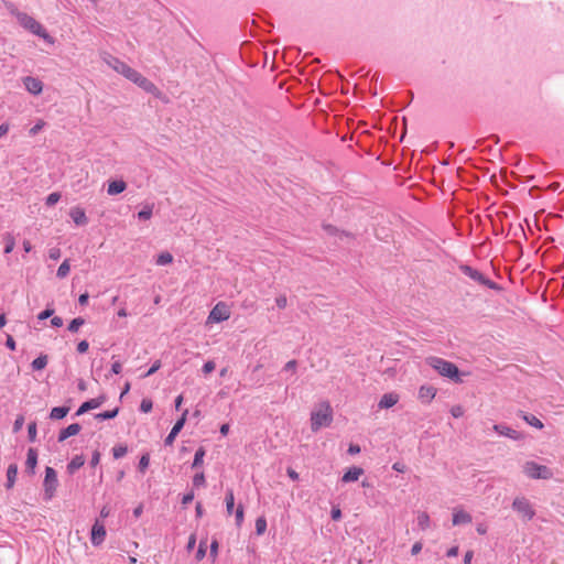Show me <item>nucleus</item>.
Returning <instances> with one entry per match:
<instances>
[{
  "instance_id": "obj_28",
  "label": "nucleus",
  "mask_w": 564,
  "mask_h": 564,
  "mask_svg": "<svg viewBox=\"0 0 564 564\" xmlns=\"http://www.w3.org/2000/svg\"><path fill=\"white\" fill-rule=\"evenodd\" d=\"M48 361L47 355L41 354L37 358H35L31 366L33 370H42L46 367Z\"/></svg>"
},
{
  "instance_id": "obj_2",
  "label": "nucleus",
  "mask_w": 564,
  "mask_h": 564,
  "mask_svg": "<svg viewBox=\"0 0 564 564\" xmlns=\"http://www.w3.org/2000/svg\"><path fill=\"white\" fill-rule=\"evenodd\" d=\"M426 364L436 370L441 376L452 379L454 382H462L457 366L440 357H427Z\"/></svg>"
},
{
  "instance_id": "obj_41",
  "label": "nucleus",
  "mask_w": 564,
  "mask_h": 564,
  "mask_svg": "<svg viewBox=\"0 0 564 564\" xmlns=\"http://www.w3.org/2000/svg\"><path fill=\"white\" fill-rule=\"evenodd\" d=\"M28 436L30 442H35L36 440V422H31L28 426Z\"/></svg>"
},
{
  "instance_id": "obj_21",
  "label": "nucleus",
  "mask_w": 564,
  "mask_h": 564,
  "mask_svg": "<svg viewBox=\"0 0 564 564\" xmlns=\"http://www.w3.org/2000/svg\"><path fill=\"white\" fill-rule=\"evenodd\" d=\"M471 522V516L464 510H454L453 524L459 525Z\"/></svg>"
},
{
  "instance_id": "obj_38",
  "label": "nucleus",
  "mask_w": 564,
  "mask_h": 564,
  "mask_svg": "<svg viewBox=\"0 0 564 564\" xmlns=\"http://www.w3.org/2000/svg\"><path fill=\"white\" fill-rule=\"evenodd\" d=\"M128 453V447L126 445H117L112 448L113 458L119 459L123 457Z\"/></svg>"
},
{
  "instance_id": "obj_54",
  "label": "nucleus",
  "mask_w": 564,
  "mask_h": 564,
  "mask_svg": "<svg viewBox=\"0 0 564 564\" xmlns=\"http://www.w3.org/2000/svg\"><path fill=\"white\" fill-rule=\"evenodd\" d=\"M100 462V453L98 451H95L91 455L90 459V466L96 467Z\"/></svg>"
},
{
  "instance_id": "obj_33",
  "label": "nucleus",
  "mask_w": 564,
  "mask_h": 564,
  "mask_svg": "<svg viewBox=\"0 0 564 564\" xmlns=\"http://www.w3.org/2000/svg\"><path fill=\"white\" fill-rule=\"evenodd\" d=\"M152 213H153V206L152 205H147L144 206L139 213H138V218L140 220H148L151 218L152 216Z\"/></svg>"
},
{
  "instance_id": "obj_11",
  "label": "nucleus",
  "mask_w": 564,
  "mask_h": 564,
  "mask_svg": "<svg viewBox=\"0 0 564 564\" xmlns=\"http://www.w3.org/2000/svg\"><path fill=\"white\" fill-rule=\"evenodd\" d=\"M107 398L105 394H101L97 398L90 399L84 402L77 410L76 415L79 416L90 410L97 409L101 406L106 402Z\"/></svg>"
},
{
  "instance_id": "obj_63",
  "label": "nucleus",
  "mask_w": 564,
  "mask_h": 564,
  "mask_svg": "<svg viewBox=\"0 0 564 564\" xmlns=\"http://www.w3.org/2000/svg\"><path fill=\"white\" fill-rule=\"evenodd\" d=\"M51 324L52 326L54 327H61L63 325V318L59 317V316H54L52 319H51Z\"/></svg>"
},
{
  "instance_id": "obj_57",
  "label": "nucleus",
  "mask_w": 564,
  "mask_h": 564,
  "mask_svg": "<svg viewBox=\"0 0 564 564\" xmlns=\"http://www.w3.org/2000/svg\"><path fill=\"white\" fill-rule=\"evenodd\" d=\"M193 499H194V492H193V491H189V492H187V494H185V495L183 496V498H182V503H183L184 506H186V505L191 503V502L193 501Z\"/></svg>"
},
{
  "instance_id": "obj_16",
  "label": "nucleus",
  "mask_w": 564,
  "mask_h": 564,
  "mask_svg": "<svg viewBox=\"0 0 564 564\" xmlns=\"http://www.w3.org/2000/svg\"><path fill=\"white\" fill-rule=\"evenodd\" d=\"M82 430V426L78 423H73L67 427L63 429L58 433V442H64L70 436L77 435Z\"/></svg>"
},
{
  "instance_id": "obj_49",
  "label": "nucleus",
  "mask_w": 564,
  "mask_h": 564,
  "mask_svg": "<svg viewBox=\"0 0 564 564\" xmlns=\"http://www.w3.org/2000/svg\"><path fill=\"white\" fill-rule=\"evenodd\" d=\"M297 368V361L295 359H292L290 361H288L285 365H284V368L283 370L284 371H292V372H295Z\"/></svg>"
},
{
  "instance_id": "obj_48",
  "label": "nucleus",
  "mask_w": 564,
  "mask_h": 564,
  "mask_svg": "<svg viewBox=\"0 0 564 564\" xmlns=\"http://www.w3.org/2000/svg\"><path fill=\"white\" fill-rule=\"evenodd\" d=\"M451 414L454 416V417H460L464 415V409L462 405H454L452 409H451Z\"/></svg>"
},
{
  "instance_id": "obj_26",
  "label": "nucleus",
  "mask_w": 564,
  "mask_h": 564,
  "mask_svg": "<svg viewBox=\"0 0 564 564\" xmlns=\"http://www.w3.org/2000/svg\"><path fill=\"white\" fill-rule=\"evenodd\" d=\"M323 229L324 231L328 235V236H339V239L343 241L344 237L346 238H349L350 235L346 231H340L337 227L333 226V225H324L323 226Z\"/></svg>"
},
{
  "instance_id": "obj_40",
  "label": "nucleus",
  "mask_w": 564,
  "mask_h": 564,
  "mask_svg": "<svg viewBox=\"0 0 564 564\" xmlns=\"http://www.w3.org/2000/svg\"><path fill=\"white\" fill-rule=\"evenodd\" d=\"M149 464H150V455L148 453H145L140 457L139 465H138L139 470L143 473L149 467Z\"/></svg>"
},
{
  "instance_id": "obj_34",
  "label": "nucleus",
  "mask_w": 564,
  "mask_h": 564,
  "mask_svg": "<svg viewBox=\"0 0 564 564\" xmlns=\"http://www.w3.org/2000/svg\"><path fill=\"white\" fill-rule=\"evenodd\" d=\"M68 273H69V262H68V260L66 259V260H64V261L62 262V264L58 267L56 275H57L59 279H64V278H66V276L68 275Z\"/></svg>"
},
{
  "instance_id": "obj_25",
  "label": "nucleus",
  "mask_w": 564,
  "mask_h": 564,
  "mask_svg": "<svg viewBox=\"0 0 564 564\" xmlns=\"http://www.w3.org/2000/svg\"><path fill=\"white\" fill-rule=\"evenodd\" d=\"M519 415L531 426L535 427V429H543V423L541 422L540 419H538L535 415L533 414H528V413H524L523 411H520L519 412Z\"/></svg>"
},
{
  "instance_id": "obj_43",
  "label": "nucleus",
  "mask_w": 564,
  "mask_h": 564,
  "mask_svg": "<svg viewBox=\"0 0 564 564\" xmlns=\"http://www.w3.org/2000/svg\"><path fill=\"white\" fill-rule=\"evenodd\" d=\"M193 485L195 487H200V486H204L205 485V475L204 473H197L194 477H193Z\"/></svg>"
},
{
  "instance_id": "obj_39",
  "label": "nucleus",
  "mask_w": 564,
  "mask_h": 564,
  "mask_svg": "<svg viewBox=\"0 0 564 564\" xmlns=\"http://www.w3.org/2000/svg\"><path fill=\"white\" fill-rule=\"evenodd\" d=\"M61 199V193L58 192H53L51 193L46 199H45V205L47 207H52L54 206L58 200Z\"/></svg>"
},
{
  "instance_id": "obj_8",
  "label": "nucleus",
  "mask_w": 564,
  "mask_h": 564,
  "mask_svg": "<svg viewBox=\"0 0 564 564\" xmlns=\"http://www.w3.org/2000/svg\"><path fill=\"white\" fill-rule=\"evenodd\" d=\"M512 508L527 520H531L535 516L531 503L524 497L516 498L512 502Z\"/></svg>"
},
{
  "instance_id": "obj_12",
  "label": "nucleus",
  "mask_w": 564,
  "mask_h": 564,
  "mask_svg": "<svg viewBox=\"0 0 564 564\" xmlns=\"http://www.w3.org/2000/svg\"><path fill=\"white\" fill-rule=\"evenodd\" d=\"M23 84H24L25 89L34 96L40 95L43 90V83L36 77H32V76L24 77Z\"/></svg>"
},
{
  "instance_id": "obj_7",
  "label": "nucleus",
  "mask_w": 564,
  "mask_h": 564,
  "mask_svg": "<svg viewBox=\"0 0 564 564\" xmlns=\"http://www.w3.org/2000/svg\"><path fill=\"white\" fill-rule=\"evenodd\" d=\"M57 484H58V480H57V474H56L55 469L47 466L45 468V478H44V482H43L45 500H51L54 497L56 488H57Z\"/></svg>"
},
{
  "instance_id": "obj_19",
  "label": "nucleus",
  "mask_w": 564,
  "mask_h": 564,
  "mask_svg": "<svg viewBox=\"0 0 564 564\" xmlns=\"http://www.w3.org/2000/svg\"><path fill=\"white\" fill-rule=\"evenodd\" d=\"M364 474V469L361 467H350L341 477L343 482L357 481L359 477Z\"/></svg>"
},
{
  "instance_id": "obj_42",
  "label": "nucleus",
  "mask_w": 564,
  "mask_h": 564,
  "mask_svg": "<svg viewBox=\"0 0 564 564\" xmlns=\"http://www.w3.org/2000/svg\"><path fill=\"white\" fill-rule=\"evenodd\" d=\"M243 516H245V513H243V507H242V505H239V506L237 507V509H236V512H235V517H236V524H237L238 527H240V525H241V523L243 522Z\"/></svg>"
},
{
  "instance_id": "obj_59",
  "label": "nucleus",
  "mask_w": 564,
  "mask_h": 564,
  "mask_svg": "<svg viewBox=\"0 0 564 564\" xmlns=\"http://www.w3.org/2000/svg\"><path fill=\"white\" fill-rule=\"evenodd\" d=\"M6 7H7V9L9 10V12H10L12 15H14L15 18H17V13H18V14H19V13H22V12H21V11H19V10H18V8H17L13 3H11V2L6 3Z\"/></svg>"
},
{
  "instance_id": "obj_51",
  "label": "nucleus",
  "mask_w": 564,
  "mask_h": 564,
  "mask_svg": "<svg viewBox=\"0 0 564 564\" xmlns=\"http://www.w3.org/2000/svg\"><path fill=\"white\" fill-rule=\"evenodd\" d=\"M53 314H54V310L53 308H46V310H44L43 312H41L39 314L37 318L41 319V321H44V319L51 317Z\"/></svg>"
},
{
  "instance_id": "obj_5",
  "label": "nucleus",
  "mask_w": 564,
  "mask_h": 564,
  "mask_svg": "<svg viewBox=\"0 0 564 564\" xmlns=\"http://www.w3.org/2000/svg\"><path fill=\"white\" fill-rule=\"evenodd\" d=\"M458 269L463 274L468 276L475 283L486 286L490 290H500V286L496 282L486 278L479 270L464 263L459 264Z\"/></svg>"
},
{
  "instance_id": "obj_56",
  "label": "nucleus",
  "mask_w": 564,
  "mask_h": 564,
  "mask_svg": "<svg viewBox=\"0 0 564 564\" xmlns=\"http://www.w3.org/2000/svg\"><path fill=\"white\" fill-rule=\"evenodd\" d=\"M217 551H218V542L216 540H214L210 544V552H209V555L213 557V560L216 558Z\"/></svg>"
},
{
  "instance_id": "obj_29",
  "label": "nucleus",
  "mask_w": 564,
  "mask_h": 564,
  "mask_svg": "<svg viewBox=\"0 0 564 564\" xmlns=\"http://www.w3.org/2000/svg\"><path fill=\"white\" fill-rule=\"evenodd\" d=\"M226 511L228 514H231L235 507V496L232 489H228L226 492Z\"/></svg>"
},
{
  "instance_id": "obj_20",
  "label": "nucleus",
  "mask_w": 564,
  "mask_h": 564,
  "mask_svg": "<svg viewBox=\"0 0 564 564\" xmlns=\"http://www.w3.org/2000/svg\"><path fill=\"white\" fill-rule=\"evenodd\" d=\"M127 188V183L122 180H116L109 183L107 193L108 195H118Z\"/></svg>"
},
{
  "instance_id": "obj_27",
  "label": "nucleus",
  "mask_w": 564,
  "mask_h": 564,
  "mask_svg": "<svg viewBox=\"0 0 564 564\" xmlns=\"http://www.w3.org/2000/svg\"><path fill=\"white\" fill-rule=\"evenodd\" d=\"M69 411L68 406H56L51 410L50 419L52 420H62L64 419Z\"/></svg>"
},
{
  "instance_id": "obj_17",
  "label": "nucleus",
  "mask_w": 564,
  "mask_h": 564,
  "mask_svg": "<svg viewBox=\"0 0 564 564\" xmlns=\"http://www.w3.org/2000/svg\"><path fill=\"white\" fill-rule=\"evenodd\" d=\"M399 401V394L394 392L386 393L381 397L378 406L380 409H390L395 405Z\"/></svg>"
},
{
  "instance_id": "obj_18",
  "label": "nucleus",
  "mask_w": 564,
  "mask_h": 564,
  "mask_svg": "<svg viewBox=\"0 0 564 564\" xmlns=\"http://www.w3.org/2000/svg\"><path fill=\"white\" fill-rule=\"evenodd\" d=\"M436 395V389L432 386H422L419 389V399L424 403H430Z\"/></svg>"
},
{
  "instance_id": "obj_60",
  "label": "nucleus",
  "mask_w": 564,
  "mask_h": 564,
  "mask_svg": "<svg viewBox=\"0 0 564 564\" xmlns=\"http://www.w3.org/2000/svg\"><path fill=\"white\" fill-rule=\"evenodd\" d=\"M348 454L349 455H356L360 453V446L357 444H350L348 447Z\"/></svg>"
},
{
  "instance_id": "obj_45",
  "label": "nucleus",
  "mask_w": 564,
  "mask_h": 564,
  "mask_svg": "<svg viewBox=\"0 0 564 564\" xmlns=\"http://www.w3.org/2000/svg\"><path fill=\"white\" fill-rule=\"evenodd\" d=\"M23 424H24V416L18 415L13 423V432L18 433L19 431H21Z\"/></svg>"
},
{
  "instance_id": "obj_1",
  "label": "nucleus",
  "mask_w": 564,
  "mask_h": 564,
  "mask_svg": "<svg viewBox=\"0 0 564 564\" xmlns=\"http://www.w3.org/2000/svg\"><path fill=\"white\" fill-rule=\"evenodd\" d=\"M107 63L117 73L123 75L127 79L138 85L144 91L153 95H155L159 91L158 87L151 80H149L141 73L130 67L128 64L120 61L119 58L110 56Z\"/></svg>"
},
{
  "instance_id": "obj_24",
  "label": "nucleus",
  "mask_w": 564,
  "mask_h": 564,
  "mask_svg": "<svg viewBox=\"0 0 564 564\" xmlns=\"http://www.w3.org/2000/svg\"><path fill=\"white\" fill-rule=\"evenodd\" d=\"M85 464V457L83 455H76L67 465V471L74 474L77 469L83 467Z\"/></svg>"
},
{
  "instance_id": "obj_35",
  "label": "nucleus",
  "mask_w": 564,
  "mask_h": 564,
  "mask_svg": "<svg viewBox=\"0 0 564 564\" xmlns=\"http://www.w3.org/2000/svg\"><path fill=\"white\" fill-rule=\"evenodd\" d=\"M417 524L422 530H426L430 525V517L426 512H421L417 516Z\"/></svg>"
},
{
  "instance_id": "obj_64",
  "label": "nucleus",
  "mask_w": 564,
  "mask_h": 564,
  "mask_svg": "<svg viewBox=\"0 0 564 564\" xmlns=\"http://www.w3.org/2000/svg\"><path fill=\"white\" fill-rule=\"evenodd\" d=\"M474 552L471 550L467 551L464 556V564H471Z\"/></svg>"
},
{
  "instance_id": "obj_10",
  "label": "nucleus",
  "mask_w": 564,
  "mask_h": 564,
  "mask_svg": "<svg viewBox=\"0 0 564 564\" xmlns=\"http://www.w3.org/2000/svg\"><path fill=\"white\" fill-rule=\"evenodd\" d=\"M187 414H188V410H185L183 412L182 416L175 422L174 426L172 427L169 435L164 440L165 445H172L174 443L175 437L181 432V430L183 429V426L186 422Z\"/></svg>"
},
{
  "instance_id": "obj_62",
  "label": "nucleus",
  "mask_w": 564,
  "mask_h": 564,
  "mask_svg": "<svg viewBox=\"0 0 564 564\" xmlns=\"http://www.w3.org/2000/svg\"><path fill=\"white\" fill-rule=\"evenodd\" d=\"M422 550V543L421 542H415L413 545H412V549H411V554L412 555H416L421 552Z\"/></svg>"
},
{
  "instance_id": "obj_32",
  "label": "nucleus",
  "mask_w": 564,
  "mask_h": 564,
  "mask_svg": "<svg viewBox=\"0 0 564 564\" xmlns=\"http://www.w3.org/2000/svg\"><path fill=\"white\" fill-rule=\"evenodd\" d=\"M204 456H205V449H204V447H199V448L195 452L194 460H193L192 467H193V468H197V467H199V466L203 464Z\"/></svg>"
},
{
  "instance_id": "obj_23",
  "label": "nucleus",
  "mask_w": 564,
  "mask_h": 564,
  "mask_svg": "<svg viewBox=\"0 0 564 564\" xmlns=\"http://www.w3.org/2000/svg\"><path fill=\"white\" fill-rule=\"evenodd\" d=\"M17 475H18V465L10 464L7 469V482H6L7 489H11L14 486Z\"/></svg>"
},
{
  "instance_id": "obj_9",
  "label": "nucleus",
  "mask_w": 564,
  "mask_h": 564,
  "mask_svg": "<svg viewBox=\"0 0 564 564\" xmlns=\"http://www.w3.org/2000/svg\"><path fill=\"white\" fill-rule=\"evenodd\" d=\"M230 316L229 311L224 303H218L214 306L208 315V322L210 323H219L228 319Z\"/></svg>"
},
{
  "instance_id": "obj_30",
  "label": "nucleus",
  "mask_w": 564,
  "mask_h": 564,
  "mask_svg": "<svg viewBox=\"0 0 564 564\" xmlns=\"http://www.w3.org/2000/svg\"><path fill=\"white\" fill-rule=\"evenodd\" d=\"M172 261H173V256L167 251L160 253L155 259V263L158 265H166V264L172 263Z\"/></svg>"
},
{
  "instance_id": "obj_55",
  "label": "nucleus",
  "mask_w": 564,
  "mask_h": 564,
  "mask_svg": "<svg viewBox=\"0 0 564 564\" xmlns=\"http://www.w3.org/2000/svg\"><path fill=\"white\" fill-rule=\"evenodd\" d=\"M330 517L334 521H338L341 519V511L338 507H334L330 512Z\"/></svg>"
},
{
  "instance_id": "obj_53",
  "label": "nucleus",
  "mask_w": 564,
  "mask_h": 564,
  "mask_svg": "<svg viewBox=\"0 0 564 564\" xmlns=\"http://www.w3.org/2000/svg\"><path fill=\"white\" fill-rule=\"evenodd\" d=\"M215 370V362L214 361H207L204 366H203V372L205 375H208L210 372H213Z\"/></svg>"
},
{
  "instance_id": "obj_31",
  "label": "nucleus",
  "mask_w": 564,
  "mask_h": 564,
  "mask_svg": "<svg viewBox=\"0 0 564 564\" xmlns=\"http://www.w3.org/2000/svg\"><path fill=\"white\" fill-rule=\"evenodd\" d=\"M118 413H119V408H116L110 411H105V412L98 413L95 415V417L99 421L111 420V419H115L118 415Z\"/></svg>"
},
{
  "instance_id": "obj_50",
  "label": "nucleus",
  "mask_w": 564,
  "mask_h": 564,
  "mask_svg": "<svg viewBox=\"0 0 564 564\" xmlns=\"http://www.w3.org/2000/svg\"><path fill=\"white\" fill-rule=\"evenodd\" d=\"M275 303L279 308H285L288 305V299L285 295H280L275 299Z\"/></svg>"
},
{
  "instance_id": "obj_52",
  "label": "nucleus",
  "mask_w": 564,
  "mask_h": 564,
  "mask_svg": "<svg viewBox=\"0 0 564 564\" xmlns=\"http://www.w3.org/2000/svg\"><path fill=\"white\" fill-rule=\"evenodd\" d=\"M88 348H89V344H88V341H87V340H82V341H79V343H78V345H77V351H78L79 354H84V352H86V351L88 350Z\"/></svg>"
},
{
  "instance_id": "obj_6",
  "label": "nucleus",
  "mask_w": 564,
  "mask_h": 564,
  "mask_svg": "<svg viewBox=\"0 0 564 564\" xmlns=\"http://www.w3.org/2000/svg\"><path fill=\"white\" fill-rule=\"evenodd\" d=\"M523 470L532 479H551L553 477V471L547 466L535 462H527Z\"/></svg>"
},
{
  "instance_id": "obj_3",
  "label": "nucleus",
  "mask_w": 564,
  "mask_h": 564,
  "mask_svg": "<svg viewBox=\"0 0 564 564\" xmlns=\"http://www.w3.org/2000/svg\"><path fill=\"white\" fill-rule=\"evenodd\" d=\"M333 421V410L328 402H323L319 408L311 414V427L313 432L328 426Z\"/></svg>"
},
{
  "instance_id": "obj_36",
  "label": "nucleus",
  "mask_w": 564,
  "mask_h": 564,
  "mask_svg": "<svg viewBox=\"0 0 564 564\" xmlns=\"http://www.w3.org/2000/svg\"><path fill=\"white\" fill-rule=\"evenodd\" d=\"M85 324V319L83 317H76L68 324V330L72 333L78 332L79 327Z\"/></svg>"
},
{
  "instance_id": "obj_61",
  "label": "nucleus",
  "mask_w": 564,
  "mask_h": 564,
  "mask_svg": "<svg viewBox=\"0 0 564 564\" xmlns=\"http://www.w3.org/2000/svg\"><path fill=\"white\" fill-rule=\"evenodd\" d=\"M6 346L11 349V350H14L15 349V340L13 339V337L11 335H8L7 336V340H6Z\"/></svg>"
},
{
  "instance_id": "obj_15",
  "label": "nucleus",
  "mask_w": 564,
  "mask_h": 564,
  "mask_svg": "<svg viewBox=\"0 0 564 564\" xmlns=\"http://www.w3.org/2000/svg\"><path fill=\"white\" fill-rule=\"evenodd\" d=\"M69 216L77 226H84L88 223L85 210L79 206L73 207Z\"/></svg>"
},
{
  "instance_id": "obj_13",
  "label": "nucleus",
  "mask_w": 564,
  "mask_h": 564,
  "mask_svg": "<svg viewBox=\"0 0 564 564\" xmlns=\"http://www.w3.org/2000/svg\"><path fill=\"white\" fill-rule=\"evenodd\" d=\"M106 538V529L102 523L96 521L91 528V543L93 545H100Z\"/></svg>"
},
{
  "instance_id": "obj_37",
  "label": "nucleus",
  "mask_w": 564,
  "mask_h": 564,
  "mask_svg": "<svg viewBox=\"0 0 564 564\" xmlns=\"http://www.w3.org/2000/svg\"><path fill=\"white\" fill-rule=\"evenodd\" d=\"M267 530V520L264 517H259L256 520V532L258 535H262Z\"/></svg>"
},
{
  "instance_id": "obj_58",
  "label": "nucleus",
  "mask_w": 564,
  "mask_h": 564,
  "mask_svg": "<svg viewBox=\"0 0 564 564\" xmlns=\"http://www.w3.org/2000/svg\"><path fill=\"white\" fill-rule=\"evenodd\" d=\"M122 370V365L120 361H115L111 366V373L119 375Z\"/></svg>"
},
{
  "instance_id": "obj_4",
  "label": "nucleus",
  "mask_w": 564,
  "mask_h": 564,
  "mask_svg": "<svg viewBox=\"0 0 564 564\" xmlns=\"http://www.w3.org/2000/svg\"><path fill=\"white\" fill-rule=\"evenodd\" d=\"M17 20L20 23L21 26H23L25 30L30 31L31 33L44 39L47 42H52V37L46 32V30L42 26L41 23H39L34 18L29 15L28 13H17Z\"/></svg>"
},
{
  "instance_id": "obj_14",
  "label": "nucleus",
  "mask_w": 564,
  "mask_h": 564,
  "mask_svg": "<svg viewBox=\"0 0 564 564\" xmlns=\"http://www.w3.org/2000/svg\"><path fill=\"white\" fill-rule=\"evenodd\" d=\"M494 431L497 432L499 435L509 437L511 440H521L523 436L520 432L505 425V424H495L492 426Z\"/></svg>"
},
{
  "instance_id": "obj_44",
  "label": "nucleus",
  "mask_w": 564,
  "mask_h": 564,
  "mask_svg": "<svg viewBox=\"0 0 564 564\" xmlns=\"http://www.w3.org/2000/svg\"><path fill=\"white\" fill-rule=\"evenodd\" d=\"M153 403L150 399H143L140 404V410L144 413H148L152 410Z\"/></svg>"
},
{
  "instance_id": "obj_47",
  "label": "nucleus",
  "mask_w": 564,
  "mask_h": 564,
  "mask_svg": "<svg viewBox=\"0 0 564 564\" xmlns=\"http://www.w3.org/2000/svg\"><path fill=\"white\" fill-rule=\"evenodd\" d=\"M161 368V361L155 360L151 368L143 375L144 378L155 373Z\"/></svg>"
},
{
  "instance_id": "obj_46",
  "label": "nucleus",
  "mask_w": 564,
  "mask_h": 564,
  "mask_svg": "<svg viewBox=\"0 0 564 564\" xmlns=\"http://www.w3.org/2000/svg\"><path fill=\"white\" fill-rule=\"evenodd\" d=\"M205 554H206V543L200 542L195 557L197 561H200L204 558Z\"/></svg>"
},
{
  "instance_id": "obj_22",
  "label": "nucleus",
  "mask_w": 564,
  "mask_h": 564,
  "mask_svg": "<svg viewBox=\"0 0 564 564\" xmlns=\"http://www.w3.org/2000/svg\"><path fill=\"white\" fill-rule=\"evenodd\" d=\"M37 464V452L35 448H29L26 454V468L30 473L34 474L35 466Z\"/></svg>"
}]
</instances>
